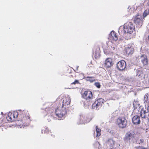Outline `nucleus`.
<instances>
[{"instance_id":"1","label":"nucleus","mask_w":149,"mask_h":149,"mask_svg":"<svg viewBox=\"0 0 149 149\" xmlns=\"http://www.w3.org/2000/svg\"><path fill=\"white\" fill-rule=\"evenodd\" d=\"M70 102V100L69 97L65 98L63 101L62 106H59L55 110L56 116L58 117L61 118L66 113V107L64 106L68 105Z\"/></svg>"},{"instance_id":"2","label":"nucleus","mask_w":149,"mask_h":149,"mask_svg":"<svg viewBox=\"0 0 149 149\" xmlns=\"http://www.w3.org/2000/svg\"><path fill=\"white\" fill-rule=\"evenodd\" d=\"M123 28V31H122V29L123 28L120 27L119 29V32L121 31L122 34L124 33H128L129 34H131L133 32L134 29V27L133 24L130 22H128L125 24L124 25Z\"/></svg>"},{"instance_id":"3","label":"nucleus","mask_w":149,"mask_h":149,"mask_svg":"<svg viewBox=\"0 0 149 149\" xmlns=\"http://www.w3.org/2000/svg\"><path fill=\"white\" fill-rule=\"evenodd\" d=\"M116 124L120 128H124L127 126V121L124 117H119L116 121Z\"/></svg>"},{"instance_id":"4","label":"nucleus","mask_w":149,"mask_h":149,"mask_svg":"<svg viewBox=\"0 0 149 149\" xmlns=\"http://www.w3.org/2000/svg\"><path fill=\"white\" fill-rule=\"evenodd\" d=\"M104 101V100L102 98H100L97 100L92 105L93 108L99 109L102 105Z\"/></svg>"},{"instance_id":"5","label":"nucleus","mask_w":149,"mask_h":149,"mask_svg":"<svg viewBox=\"0 0 149 149\" xmlns=\"http://www.w3.org/2000/svg\"><path fill=\"white\" fill-rule=\"evenodd\" d=\"M134 21L138 27H141L143 24V17L141 15L138 14L135 16L134 18Z\"/></svg>"},{"instance_id":"6","label":"nucleus","mask_w":149,"mask_h":149,"mask_svg":"<svg viewBox=\"0 0 149 149\" xmlns=\"http://www.w3.org/2000/svg\"><path fill=\"white\" fill-rule=\"evenodd\" d=\"M140 114L141 117L142 118H147L149 117V112L147 111L146 107L142 109Z\"/></svg>"},{"instance_id":"7","label":"nucleus","mask_w":149,"mask_h":149,"mask_svg":"<svg viewBox=\"0 0 149 149\" xmlns=\"http://www.w3.org/2000/svg\"><path fill=\"white\" fill-rule=\"evenodd\" d=\"M126 67V62L124 61L118 62L117 64V68L120 70H123Z\"/></svg>"},{"instance_id":"8","label":"nucleus","mask_w":149,"mask_h":149,"mask_svg":"<svg viewBox=\"0 0 149 149\" xmlns=\"http://www.w3.org/2000/svg\"><path fill=\"white\" fill-rule=\"evenodd\" d=\"M83 97L87 101H90L93 97L92 93L90 91H85L84 93Z\"/></svg>"},{"instance_id":"9","label":"nucleus","mask_w":149,"mask_h":149,"mask_svg":"<svg viewBox=\"0 0 149 149\" xmlns=\"http://www.w3.org/2000/svg\"><path fill=\"white\" fill-rule=\"evenodd\" d=\"M80 122L79 124H85L89 122L91 120V119L87 118L84 115L80 114Z\"/></svg>"},{"instance_id":"10","label":"nucleus","mask_w":149,"mask_h":149,"mask_svg":"<svg viewBox=\"0 0 149 149\" xmlns=\"http://www.w3.org/2000/svg\"><path fill=\"white\" fill-rule=\"evenodd\" d=\"M18 116V113L17 111H15L13 113L9 112L8 114L7 117V119L8 121L12 120L13 118L15 119L17 118Z\"/></svg>"},{"instance_id":"11","label":"nucleus","mask_w":149,"mask_h":149,"mask_svg":"<svg viewBox=\"0 0 149 149\" xmlns=\"http://www.w3.org/2000/svg\"><path fill=\"white\" fill-rule=\"evenodd\" d=\"M125 51L127 55L132 54L134 52L133 47L130 45H127L125 48Z\"/></svg>"},{"instance_id":"12","label":"nucleus","mask_w":149,"mask_h":149,"mask_svg":"<svg viewBox=\"0 0 149 149\" xmlns=\"http://www.w3.org/2000/svg\"><path fill=\"white\" fill-rule=\"evenodd\" d=\"M133 134L130 132H127L126 134L124 139L125 141L128 142H130V140L133 139Z\"/></svg>"},{"instance_id":"13","label":"nucleus","mask_w":149,"mask_h":149,"mask_svg":"<svg viewBox=\"0 0 149 149\" xmlns=\"http://www.w3.org/2000/svg\"><path fill=\"white\" fill-rule=\"evenodd\" d=\"M136 76L139 79H142L144 78V74L141 69L139 68L136 70Z\"/></svg>"},{"instance_id":"14","label":"nucleus","mask_w":149,"mask_h":149,"mask_svg":"<svg viewBox=\"0 0 149 149\" xmlns=\"http://www.w3.org/2000/svg\"><path fill=\"white\" fill-rule=\"evenodd\" d=\"M132 122L134 124H138L140 123L139 117L138 116H134L132 118Z\"/></svg>"},{"instance_id":"15","label":"nucleus","mask_w":149,"mask_h":149,"mask_svg":"<svg viewBox=\"0 0 149 149\" xmlns=\"http://www.w3.org/2000/svg\"><path fill=\"white\" fill-rule=\"evenodd\" d=\"M105 65L107 68H109L112 65V60L110 58H107L105 61Z\"/></svg>"},{"instance_id":"16","label":"nucleus","mask_w":149,"mask_h":149,"mask_svg":"<svg viewBox=\"0 0 149 149\" xmlns=\"http://www.w3.org/2000/svg\"><path fill=\"white\" fill-rule=\"evenodd\" d=\"M141 61L144 65H147L148 63V60L146 56L145 55H141L140 56Z\"/></svg>"},{"instance_id":"17","label":"nucleus","mask_w":149,"mask_h":149,"mask_svg":"<svg viewBox=\"0 0 149 149\" xmlns=\"http://www.w3.org/2000/svg\"><path fill=\"white\" fill-rule=\"evenodd\" d=\"M106 143L107 145H109L111 148H113L114 145L115 141L111 139H108Z\"/></svg>"},{"instance_id":"18","label":"nucleus","mask_w":149,"mask_h":149,"mask_svg":"<svg viewBox=\"0 0 149 149\" xmlns=\"http://www.w3.org/2000/svg\"><path fill=\"white\" fill-rule=\"evenodd\" d=\"M110 35L111 36V37L114 40L116 41L117 40L118 38L117 36V35L115 33L114 31H111L110 33Z\"/></svg>"},{"instance_id":"19","label":"nucleus","mask_w":149,"mask_h":149,"mask_svg":"<svg viewBox=\"0 0 149 149\" xmlns=\"http://www.w3.org/2000/svg\"><path fill=\"white\" fill-rule=\"evenodd\" d=\"M133 105L134 106V112L136 113H138V111L139 110L140 106L139 104H137L135 105L134 103Z\"/></svg>"},{"instance_id":"20","label":"nucleus","mask_w":149,"mask_h":149,"mask_svg":"<svg viewBox=\"0 0 149 149\" xmlns=\"http://www.w3.org/2000/svg\"><path fill=\"white\" fill-rule=\"evenodd\" d=\"M86 79L87 81H89L91 82H93L95 80V78L92 77H86Z\"/></svg>"},{"instance_id":"21","label":"nucleus","mask_w":149,"mask_h":149,"mask_svg":"<svg viewBox=\"0 0 149 149\" xmlns=\"http://www.w3.org/2000/svg\"><path fill=\"white\" fill-rule=\"evenodd\" d=\"M93 146L95 147L96 148H98V149L100 148H101L100 144L99 142L97 141L95 142L93 144Z\"/></svg>"},{"instance_id":"22","label":"nucleus","mask_w":149,"mask_h":149,"mask_svg":"<svg viewBox=\"0 0 149 149\" xmlns=\"http://www.w3.org/2000/svg\"><path fill=\"white\" fill-rule=\"evenodd\" d=\"M96 128L97 132V136L98 137L100 136L101 134L100 133L101 130L100 129L98 128L97 127V126H96Z\"/></svg>"},{"instance_id":"23","label":"nucleus","mask_w":149,"mask_h":149,"mask_svg":"<svg viewBox=\"0 0 149 149\" xmlns=\"http://www.w3.org/2000/svg\"><path fill=\"white\" fill-rule=\"evenodd\" d=\"M145 100L146 103L149 104V95L145 96Z\"/></svg>"},{"instance_id":"24","label":"nucleus","mask_w":149,"mask_h":149,"mask_svg":"<svg viewBox=\"0 0 149 149\" xmlns=\"http://www.w3.org/2000/svg\"><path fill=\"white\" fill-rule=\"evenodd\" d=\"M149 14V10H145L143 14V17H146Z\"/></svg>"},{"instance_id":"25","label":"nucleus","mask_w":149,"mask_h":149,"mask_svg":"<svg viewBox=\"0 0 149 149\" xmlns=\"http://www.w3.org/2000/svg\"><path fill=\"white\" fill-rule=\"evenodd\" d=\"M95 56L96 58H97L99 57L100 54L99 52H95Z\"/></svg>"},{"instance_id":"26","label":"nucleus","mask_w":149,"mask_h":149,"mask_svg":"<svg viewBox=\"0 0 149 149\" xmlns=\"http://www.w3.org/2000/svg\"><path fill=\"white\" fill-rule=\"evenodd\" d=\"M98 88H99L100 87V84L99 82H95L94 84Z\"/></svg>"},{"instance_id":"27","label":"nucleus","mask_w":149,"mask_h":149,"mask_svg":"<svg viewBox=\"0 0 149 149\" xmlns=\"http://www.w3.org/2000/svg\"><path fill=\"white\" fill-rule=\"evenodd\" d=\"M144 148L142 146H138L135 147L134 148L135 149H143Z\"/></svg>"},{"instance_id":"28","label":"nucleus","mask_w":149,"mask_h":149,"mask_svg":"<svg viewBox=\"0 0 149 149\" xmlns=\"http://www.w3.org/2000/svg\"><path fill=\"white\" fill-rule=\"evenodd\" d=\"M79 84V82L78 80H75V81H74V82L71 83V84Z\"/></svg>"},{"instance_id":"29","label":"nucleus","mask_w":149,"mask_h":149,"mask_svg":"<svg viewBox=\"0 0 149 149\" xmlns=\"http://www.w3.org/2000/svg\"><path fill=\"white\" fill-rule=\"evenodd\" d=\"M146 107L147 110L148 112H149V104L145 105Z\"/></svg>"},{"instance_id":"30","label":"nucleus","mask_w":149,"mask_h":149,"mask_svg":"<svg viewBox=\"0 0 149 149\" xmlns=\"http://www.w3.org/2000/svg\"><path fill=\"white\" fill-rule=\"evenodd\" d=\"M110 133L113 136H114L115 134V133L114 132L113 130H111L110 131Z\"/></svg>"},{"instance_id":"31","label":"nucleus","mask_w":149,"mask_h":149,"mask_svg":"<svg viewBox=\"0 0 149 149\" xmlns=\"http://www.w3.org/2000/svg\"><path fill=\"white\" fill-rule=\"evenodd\" d=\"M139 141H140L139 142V144H140L143 142V140L142 139H141Z\"/></svg>"},{"instance_id":"32","label":"nucleus","mask_w":149,"mask_h":149,"mask_svg":"<svg viewBox=\"0 0 149 149\" xmlns=\"http://www.w3.org/2000/svg\"><path fill=\"white\" fill-rule=\"evenodd\" d=\"M147 4H148V6H149V0H148V2L147 3Z\"/></svg>"},{"instance_id":"33","label":"nucleus","mask_w":149,"mask_h":149,"mask_svg":"<svg viewBox=\"0 0 149 149\" xmlns=\"http://www.w3.org/2000/svg\"><path fill=\"white\" fill-rule=\"evenodd\" d=\"M143 149H148V148H145L144 147Z\"/></svg>"},{"instance_id":"34","label":"nucleus","mask_w":149,"mask_h":149,"mask_svg":"<svg viewBox=\"0 0 149 149\" xmlns=\"http://www.w3.org/2000/svg\"><path fill=\"white\" fill-rule=\"evenodd\" d=\"M115 149L114 148H111L110 149Z\"/></svg>"},{"instance_id":"35","label":"nucleus","mask_w":149,"mask_h":149,"mask_svg":"<svg viewBox=\"0 0 149 149\" xmlns=\"http://www.w3.org/2000/svg\"><path fill=\"white\" fill-rule=\"evenodd\" d=\"M132 37V36H130V37L129 38H131Z\"/></svg>"},{"instance_id":"36","label":"nucleus","mask_w":149,"mask_h":149,"mask_svg":"<svg viewBox=\"0 0 149 149\" xmlns=\"http://www.w3.org/2000/svg\"><path fill=\"white\" fill-rule=\"evenodd\" d=\"M1 114H3V113H2V112H1Z\"/></svg>"}]
</instances>
